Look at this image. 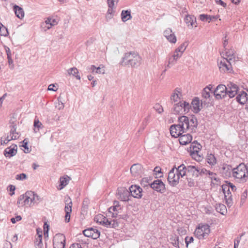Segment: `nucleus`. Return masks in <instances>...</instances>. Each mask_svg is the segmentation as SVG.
<instances>
[{
    "mask_svg": "<svg viewBox=\"0 0 248 248\" xmlns=\"http://www.w3.org/2000/svg\"><path fill=\"white\" fill-rule=\"evenodd\" d=\"M202 145L194 141L190 144V146L188 149V152L191 157L197 161H201L202 158V155L201 153Z\"/></svg>",
    "mask_w": 248,
    "mask_h": 248,
    "instance_id": "423d86ee",
    "label": "nucleus"
},
{
    "mask_svg": "<svg viewBox=\"0 0 248 248\" xmlns=\"http://www.w3.org/2000/svg\"><path fill=\"white\" fill-rule=\"evenodd\" d=\"M247 197V190H245V191L242 193L241 197V203L243 204L246 201V198Z\"/></svg>",
    "mask_w": 248,
    "mask_h": 248,
    "instance_id": "6e6d98bb",
    "label": "nucleus"
},
{
    "mask_svg": "<svg viewBox=\"0 0 248 248\" xmlns=\"http://www.w3.org/2000/svg\"><path fill=\"white\" fill-rule=\"evenodd\" d=\"M53 243L65 244V237L63 233H56L53 237Z\"/></svg>",
    "mask_w": 248,
    "mask_h": 248,
    "instance_id": "c756f323",
    "label": "nucleus"
},
{
    "mask_svg": "<svg viewBox=\"0 0 248 248\" xmlns=\"http://www.w3.org/2000/svg\"><path fill=\"white\" fill-rule=\"evenodd\" d=\"M226 90V86L222 84L219 85L214 91V95L217 99H220L227 94Z\"/></svg>",
    "mask_w": 248,
    "mask_h": 248,
    "instance_id": "4468645a",
    "label": "nucleus"
},
{
    "mask_svg": "<svg viewBox=\"0 0 248 248\" xmlns=\"http://www.w3.org/2000/svg\"><path fill=\"white\" fill-rule=\"evenodd\" d=\"M189 103L185 101H179L174 105L173 110L176 114H185L189 111Z\"/></svg>",
    "mask_w": 248,
    "mask_h": 248,
    "instance_id": "1a4fd4ad",
    "label": "nucleus"
},
{
    "mask_svg": "<svg viewBox=\"0 0 248 248\" xmlns=\"http://www.w3.org/2000/svg\"><path fill=\"white\" fill-rule=\"evenodd\" d=\"M33 131L37 133L39 132L40 129H42L44 126L42 123L38 119L35 118L33 122Z\"/></svg>",
    "mask_w": 248,
    "mask_h": 248,
    "instance_id": "4c0bfd02",
    "label": "nucleus"
},
{
    "mask_svg": "<svg viewBox=\"0 0 248 248\" xmlns=\"http://www.w3.org/2000/svg\"><path fill=\"white\" fill-rule=\"evenodd\" d=\"M121 210V207L119 205L118 202H115L114 205L109 208V212L112 213V217H114L118 216L119 213V210Z\"/></svg>",
    "mask_w": 248,
    "mask_h": 248,
    "instance_id": "cd10ccee",
    "label": "nucleus"
},
{
    "mask_svg": "<svg viewBox=\"0 0 248 248\" xmlns=\"http://www.w3.org/2000/svg\"><path fill=\"white\" fill-rule=\"evenodd\" d=\"M49 225L47 222H45L43 225V232H48Z\"/></svg>",
    "mask_w": 248,
    "mask_h": 248,
    "instance_id": "680f3d73",
    "label": "nucleus"
},
{
    "mask_svg": "<svg viewBox=\"0 0 248 248\" xmlns=\"http://www.w3.org/2000/svg\"><path fill=\"white\" fill-rule=\"evenodd\" d=\"M154 108L158 113H161L163 111L162 107L159 104H155V106H154Z\"/></svg>",
    "mask_w": 248,
    "mask_h": 248,
    "instance_id": "864d4df0",
    "label": "nucleus"
},
{
    "mask_svg": "<svg viewBox=\"0 0 248 248\" xmlns=\"http://www.w3.org/2000/svg\"><path fill=\"white\" fill-rule=\"evenodd\" d=\"M131 174L134 177H140L143 172L142 167L140 164H135L130 168Z\"/></svg>",
    "mask_w": 248,
    "mask_h": 248,
    "instance_id": "aec40b11",
    "label": "nucleus"
},
{
    "mask_svg": "<svg viewBox=\"0 0 248 248\" xmlns=\"http://www.w3.org/2000/svg\"><path fill=\"white\" fill-rule=\"evenodd\" d=\"M132 17L130 11L128 10H123L121 13V19L123 22H126Z\"/></svg>",
    "mask_w": 248,
    "mask_h": 248,
    "instance_id": "58836bf2",
    "label": "nucleus"
},
{
    "mask_svg": "<svg viewBox=\"0 0 248 248\" xmlns=\"http://www.w3.org/2000/svg\"><path fill=\"white\" fill-rule=\"evenodd\" d=\"M183 127H184L182 126V123H180L179 122L177 125H171V137L175 138L179 137L186 131Z\"/></svg>",
    "mask_w": 248,
    "mask_h": 248,
    "instance_id": "ddd939ff",
    "label": "nucleus"
},
{
    "mask_svg": "<svg viewBox=\"0 0 248 248\" xmlns=\"http://www.w3.org/2000/svg\"><path fill=\"white\" fill-rule=\"evenodd\" d=\"M58 24L56 20L52 17H48L46 18L44 23H42L41 27L45 31L50 29L53 26Z\"/></svg>",
    "mask_w": 248,
    "mask_h": 248,
    "instance_id": "f3484780",
    "label": "nucleus"
},
{
    "mask_svg": "<svg viewBox=\"0 0 248 248\" xmlns=\"http://www.w3.org/2000/svg\"><path fill=\"white\" fill-rule=\"evenodd\" d=\"M118 198L122 201H128L130 196L129 191L125 187H121L118 189Z\"/></svg>",
    "mask_w": 248,
    "mask_h": 248,
    "instance_id": "2eb2a0df",
    "label": "nucleus"
},
{
    "mask_svg": "<svg viewBox=\"0 0 248 248\" xmlns=\"http://www.w3.org/2000/svg\"><path fill=\"white\" fill-rule=\"evenodd\" d=\"M209 226L206 223H200L196 228L195 232H206L210 231Z\"/></svg>",
    "mask_w": 248,
    "mask_h": 248,
    "instance_id": "f704fd0d",
    "label": "nucleus"
},
{
    "mask_svg": "<svg viewBox=\"0 0 248 248\" xmlns=\"http://www.w3.org/2000/svg\"><path fill=\"white\" fill-rule=\"evenodd\" d=\"M94 220L107 227L115 228L118 226L117 222L114 220H109L103 215L98 214L94 217Z\"/></svg>",
    "mask_w": 248,
    "mask_h": 248,
    "instance_id": "0eeeda50",
    "label": "nucleus"
},
{
    "mask_svg": "<svg viewBox=\"0 0 248 248\" xmlns=\"http://www.w3.org/2000/svg\"><path fill=\"white\" fill-rule=\"evenodd\" d=\"M216 209L217 212L220 213L222 215H224L227 212L226 206L221 203L217 204L216 205Z\"/></svg>",
    "mask_w": 248,
    "mask_h": 248,
    "instance_id": "79ce46f5",
    "label": "nucleus"
},
{
    "mask_svg": "<svg viewBox=\"0 0 248 248\" xmlns=\"http://www.w3.org/2000/svg\"><path fill=\"white\" fill-rule=\"evenodd\" d=\"M179 122L182 123V126L186 130H189L191 132H195L198 125L197 118L194 116H192L190 119L185 116L179 117Z\"/></svg>",
    "mask_w": 248,
    "mask_h": 248,
    "instance_id": "39448f33",
    "label": "nucleus"
},
{
    "mask_svg": "<svg viewBox=\"0 0 248 248\" xmlns=\"http://www.w3.org/2000/svg\"><path fill=\"white\" fill-rule=\"evenodd\" d=\"M142 59L138 52L131 51L125 53L122 59V64L137 68L142 63Z\"/></svg>",
    "mask_w": 248,
    "mask_h": 248,
    "instance_id": "7ed1b4c3",
    "label": "nucleus"
},
{
    "mask_svg": "<svg viewBox=\"0 0 248 248\" xmlns=\"http://www.w3.org/2000/svg\"><path fill=\"white\" fill-rule=\"evenodd\" d=\"M212 17L211 16H208L204 14H202L200 16V20L203 21H207L208 20H209V22H210V21L212 20Z\"/></svg>",
    "mask_w": 248,
    "mask_h": 248,
    "instance_id": "de8ad7c7",
    "label": "nucleus"
},
{
    "mask_svg": "<svg viewBox=\"0 0 248 248\" xmlns=\"http://www.w3.org/2000/svg\"><path fill=\"white\" fill-rule=\"evenodd\" d=\"M7 238L12 242H16L17 240V236L16 233H8Z\"/></svg>",
    "mask_w": 248,
    "mask_h": 248,
    "instance_id": "49530a36",
    "label": "nucleus"
},
{
    "mask_svg": "<svg viewBox=\"0 0 248 248\" xmlns=\"http://www.w3.org/2000/svg\"><path fill=\"white\" fill-rule=\"evenodd\" d=\"M8 32L7 29L2 25L1 27H0V35L1 36H6L8 35Z\"/></svg>",
    "mask_w": 248,
    "mask_h": 248,
    "instance_id": "8fccbe9b",
    "label": "nucleus"
},
{
    "mask_svg": "<svg viewBox=\"0 0 248 248\" xmlns=\"http://www.w3.org/2000/svg\"><path fill=\"white\" fill-rule=\"evenodd\" d=\"M232 166L223 164L222 165V167L220 168V172L224 175L225 177H230L232 174Z\"/></svg>",
    "mask_w": 248,
    "mask_h": 248,
    "instance_id": "4be33fe9",
    "label": "nucleus"
},
{
    "mask_svg": "<svg viewBox=\"0 0 248 248\" xmlns=\"http://www.w3.org/2000/svg\"><path fill=\"white\" fill-rule=\"evenodd\" d=\"M151 183H152V178L151 177L143 178L140 182L141 186L143 187L147 186H151Z\"/></svg>",
    "mask_w": 248,
    "mask_h": 248,
    "instance_id": "37998d69",
    "label": "nucleus"
},
{
    "mask_svg": "<svg viewBox=\"0 0 248 248\" xmlns=\"http://www.w3.org/2000/svg\"><path fill=\"white\" fill-rule=\"evenodd\" d=\"M213 86L211 85L205 87L202 92V96L205 99H210L211 95L213 94L212 89Z\"/></svg>",
    "mask_w": 248,
    "mask_h": 248,
    "instance_id": "c85d7f7f",
    "label": "nucleus"
},
{
    "mask_svg": "<svg viewBox=\"0 0 248 248\" xmlns=\"http://www.w3.org/2000/svg\"><path fill=\"white\" fill-rule=\"evenodd\" d=\"M232 176L240 182H246L248 179V169L246 165L244 163H241L237 167L233 169Z\"/></svg>",
    "mask_w": 248,
    "mask_h": 248,
    "instance_id": "20e7f679",
    "label": "nucleus"
},
{
    "mask_svg": "<svg viewBox=\"0 0 248 248\" xmlns=\"http://www.w3.org/2000/svg\"><path fill=\"white\" fill-rule=\"evenodd\" d=\"M154 171L156 178L160 177L161 176V169L159 167H156L155 168Z\"/></svg>",
    "mask_w": 248,
    "mask_h": 248,
    "instance_id": "603ef678",
    "label": "nucleus"
},
{
    "mask_svg": "<svg viewBox=\"0 0 248 248\" xmlns=\"http://www.w3.org/2000/svg\"><path fill=\"white\" fill-rule=\"evenodd\" d=\"M71 180V178L68 175H64L59 179L60 184L57 186V189L59 190L62 189L65 187Z\"/></svg>",
    "mask_w": 248,
    "mask_h": 248,
    "instance_id": "5701e85b",
    "label": "nucleus"
},
{
    "mask_svg": "<svg viewBox=\"0 0 248 248\" xmlns=\"http://www.w3.org/2000/svg\"><path fill=\"white\" fill-rule=\"evenodd\" d=\"M108 8L106 16V19L107 21L113 18L115 13L114 6L108 5Z\"/></svg>",
    "mask_w": 248,
    "mask_h": 248,
    "instance_id": "e433bc0d",
    "label": "nucleus"
},
{
    "mask_svg": "<svg viewBox=\"0 0 248 248\" xmlns=\"http://www.w3.org/2000/svg\"><path fill=\"white\" fill-rule=\"evenodd\" d=\"M187 45V43L186 42H185L175 49L172 55L174 61H176L178 59L182 57L183 53L186 50Z\"/></svg>",
    "mask_w": 248,
    "mask_h": 248,
    "instance_id": "f8f14e48",
    "label": "nucleus"
},
{
    "mask_svg": "<svg viewBox=\"0 0 248 248\" xmlns=\"http://www.w3.org/2000/svg\"><path fill=\"white\" fill-rule=\"evenodd\" d=\"M54 248H64L65 244H55L53 243Z\"/></svg>",
    "mask_w": 248,
    "mask_h": 248,
    "instance_id": "0e129e2a",
    "label": "nucleus"
},
{
    "mask_svg": "<svg viewBox=\"0 0 248 248\" xmlns=\"http://www.w3.org/2000/svg\"><path fill=\"white\" fill-rule=\"evenodd\" d=\"M179 141L181 145H186L190 143L192 140V136L189 134L181 135L179 137Z\"/></svg>",
    "mask_w": 248,
    "mask_h": 248,
    "instance_id": "393cba45",
    "label": "nucleus"
},
{
    "mask_svg": "<svg viewBox=\"0 0 248 248\" xmlns=\"http://www.w3.org/2000/svg\"><path fill=\"white\" fill-rule=\"evenodd\" d=\"M222 191L224 194L226 203L229 207H231L233 204L232 195L230 189V186L227 185H223L222 186Z\"/></svg>",
    "mask_w": 248,
    "mask_h": 248,
    "instance_id": "9d476101",
    "label": "nucleus"
},
{
    "mask_svg": "<svg viewBox=\"0 0 248 248\" xmlns=\"http://www.w3.org/2000/svg\"><path fill=\"white\" fill-rule=\"evenodd\" d=\"M108 5L114 6L115 3H117L119 0H107Z\"/></svg>",
    "mask_w": 248,
    "mask_h": 248,
    "instance_id": "338daca9",
    "label": "nucleus"
},
{
    "mask_svg": "<svg viewBox=\"0 0 248 248\" xmlns=\"http://www.w3.org/2000/svg\"><path fill=\"white\" fill-rule=\"evenodd\" d=\"M66 72L67 76H72L73 77H75L78 80L80 79V77L78 75V70L76 67H74L69 68L67 70Z\"/></svg>",
    "mask_w": 248,
    "mask_h": 248,
    "instance_id": "473e14b6",
    "label": "nucleus"
},
{
    "mask_svg": "<svg viewBox=\"0 0 248 248\" xmlns=\"http://www.w3.org/2000/svg\"><path fill=\"white\" fill-rule=\"evenodd\" d=\"M39 200V197L36 193L32 191H28L18 198L17 205L19 208L31 207L37 204Z\"/></svg>",
    "mask_w": 248,
    "mask_h": 248,
    "instance_id": "f03ea898",
    "label": "nucleus"
},
{
    "mask_svg": "<svg viewBox=\"0 0 248 248\" xmlns=\"http://www.w3.org/2000/svg\"><path fill=\"white\" fill-rule=\"evenodd\" d=\"M236 100L241 104H244L248 100V94L245 92H242L236 96Z\"/></svg>",
    "mask_w": 248,
    "mask_h": 248,
    "instance_id": "2f4dec72",
    "label": "nucleus"
},
{
    "mask_svg": "<svg viewBox=\"0 0 248 248\" xmlns=\"http://www.w3.org/2000/svg\"><path fill=\"white\" fill-rule=\"evenodd\" d=\"M12 140L9 139L8 137H2L0 138V145H6L8 143V142Z\"/></svg>",
    "mask_w": 248,
    "mask_h": 248,
    "instance_id": "09e8293b",
    "label": "nucleus"
},
{
    "mask_svg": "<svg viewBox=\"0 0 248 248\" xmlns=\"http://www.w3.org/2000/svg\"><path fill=\"white\" fill-rule=\"evenodd\" d=\"M207 163L211 166H214L217 163V159L214 155L208 154L206 156Z\"/></svg>",
    "mask_w": 248,
    "mask_h": 248,
    "instance_id": "ea45409f",
    "label": "nucleus"
},
{
    "mask_svg": "<svg viewBox=\"0 0 248 248\" xmlns=\"http://www.w3.org/2000/svg\"><path fill=\"white\" fill-rule=\"evenodd\" d=\"M22 219L20 216H17L15 217H13L11 219V221L13 223H15L17 221H20Z\"/></svg>",
    "mask_w": 248,
    "mask_h": 248,
    "instance_id": "052dcab7",
    "label": "nucleus"
},
{
    "mask_svg": "<svg viewBox=\"0 0 248 248\" xmlns=\"http://www.w3.org/2000/svg\"><path fill=\"white\" fill-rule=\"evenodd\" d=\"M69 248H82L81 245L79 243H73L70 246Z\"/></svg>",
    "mask_w": 248,
    "mask_h": 248,
    "instance_id": "69168bd1",
    "label": "nucleus"
},
{
    "mask_svg": "<svg viewBox=\"0 0 248 248\" xmlns=\"http://www.w3.org/2000/svg\"><path fill=\"white\" fill-rule=\"evenodd\" d=\"M17 146L16 144H13L4 150L3 154L6 157L11 158L15 156L17 154Z\"/></svg>",
    "mask_w": 248,
    "mask_h": 248,
    "instance_id": "a211bd4d",
    "label": "nucleus"
},
{
    "mask_svg": "<svg viewBox=\"0 0 248 248\" xmlns=\"http://www.w3.org/2000/svg\"><path fill=\"white\" fill-rule=\"evenodd\" d=\"M199 171L198 172H199V175L200 174H201V175H202V174L207 175V173L208 172V170H207L206 169H205L204 168H199Z\"/></svg>",
    "mask_w": 248,
    "mask_h": 248,
    "instance_id": "e2e57ef3",
    "label": "nucleus"
},
{
    "mask_svg": "<svg viewBox=\"0 0 248 248\" xmlns=\"http://www.w3.org/2000/svg\"><path fill=\"white\" fill-rule=\"evenodd\" d=\"M130 195L135 198H140L142 197V188L137 185H132L129 188Z\"/></svg>",
    "mask_w": 248,
    "mask_h": 248,
    "instance_id": "dca6fc26",
    "label": "nucleus"
},
{
    "mask_svg": "<svg viewBox=\"0 0 248 248\" xmlns=\"http://www.w3.org/2000/svg\"><path fill=\"white\" fill-rule=\"evenodd\" d=\"M234 63V62H231L225 58H221L217 60L219 69L221 72L224 73L231 72L232 71V65Z\"/></svg>",
    "mask_w": 248,
    "mask_h": 248,
    "instance_id": "6e6552de",
    "label": "nucleus"
},
{
    "mask_svg": "<svg viewBox=\"0 0 248 248\" xmlns=\"http://www.w3.org/2000/svg\"><path fill=\"white\" fill-rule=\"evenodd\" d=\"M164 36L170 42V28L167 29L163 32Z\"/></svg>",
    "mask_w": 248,
    "mask_h": 248,
    "instance_id": "3c124183",
    "label": "nucleus"
},
{
    "mask_svg": "<svg viewBox=\"0 0 248 248\" xmlns=\"http://www.w3.org/2000/svg\"><path fill=\"white\" fill-rule=\"evenodd\" d=\"M88 69L92 73H95V71L96 69V67H95L93 65H91L90 67H88Z\"/></svg>",
    "mask_w": 248,
    "mask_h": 248,
    "instance_id": "774afa93",
    "label": "nucleus"
},
{
    "mask_svg": "<svg viewBox=\"0 0 248 248\" xmlns=\"http://www.w3.org/2000/svg\"><path fill=\"white\" fill-rule=\"evenodd\" d=\"M15 189H16L15 186H14V185H9L7 187V190L8 191H9L10 192H11V193H10V195L11 196H13V195L15 194Z\"/></svg>",
    "mask_w": 248,
    "mask_h": 248,
    "instance_id": "5fc2aeb1",
    "label": "nucleus"
},
{
    "mask_svg": "<svg viewBox=\"0 0 248 248\" xmlns=\"http://www.w3.org/2000/svg\"><path fill=\"white\" fill-rule=\"evenodd\" d=\"M226 88L227 94L230 98L233 97L237 93L238 87L233 83H229Z\"/></svg>",
    "mask_w": 248,
    "mask_h": 248,
    "instance_id": "6ab92c4d",
    "label": "nucleus"
},
{
    "mask_svg": "<svg viewBox=\"0 0 248 248\" xmlns=\"http://www.w3.org/2000/svg\"><path fill=\"white\" fill-rule=\"evenodd\" d=\"M208 233H196V236L199 239H204L208 236Z\"/></svg>",
    "mask_w": 248,
    "mask_h": 248,
    "instance_id": "13d9d810",
    "label": "nucleus"
},
{
    "mask_svg": "<svg viewBox=\"0 0 248 248\" xmlns=\"http://www.w3.org/2000/svg\"><path fill=\"white\" fill-rule=\"evenodd\" d=\"M14 10L16 16L18 18L22 19L24 16V11L21 7L17 5H15L14 6Z\"/></svg>",
    "mask_w": 248,
    "mask_h": 248,
    "instance_id": "c9c22d12",
    "label": "nucleus"
},
{
    "mask_svg": "<svg viewBox=\"0 0 248 248\" xmlns=\"http://www.w3.org/2000/svg\"><path fill=\"white\" fill-rule=\"evenodd\" d=\"M186 171L188 173H191L195 177L199 176V167L195 166L189 165L186 167L184 164H182L179 166L178 168L174 166L171 169V173H174L172 177L173 186L176 185L178 183L180 176L182 177L186 175Z\"/></svg>",
    "mask_w": 248,
    "mask_h": 248,
    "instance_id": "f257e3e1",
    "label": "nucleus"
},
{
    "mask_svg": "<svg viewBox=\"0 0 248 248\" xmlns=\"http://www.w3.org/2000/svg\"><path fill=\"white\" fill-rule=\"evenodd\" d=\"M151 187L158 192H162L165 188L163 183L160 180H155L151 183Z\"/></svg>",
    "mask_w": 248,
    "mask_h": 248,
    "instance_id": "b1692460",
    "label": "nucleus"
},
{
    "mask_svg": "<svg viewBox=\"0 0 248 248\" xmlns=\"http://www.w3.org/2000/svg\"><path fill=\"white\" fill-rule=\"evenodd\" d=\"M185 22L188 26L193 27L194 26L197 27L195 25L196 22V18L195 16L189 15L188 14L185 15Z\"/></svg>",
    "mask_w": 248,
    "mask_h": 248,
    "instance_id": "a878e982",
    "label": "nucleus"
},
{
    "mask_svg": "<svg viewBox=\"0 0 248 248\" xmlns=\"http://www.w3.org/2000/svg\"><path fill=\"white\" fill-rule=\"evenodd\" d=\"M27 178V175L25 173L17 174L16 176V179L18 180H23Z\"/></svg>",
    "mask_w": 248,
    "mask_h": 248,
    "instance_id": "4d7b16f0",
    "label": "nucleus"
},
{
    "mask_svg": "<svg viewBox=\"0 0 248 248\" xmlns=\"http://www.w3.org/2000/svg\"><path fill=\"white\" fill-rule=\"evenodd\" d=\"M95 73L104 74L105 73V66L103 64H100L98 67H96Z\"/></svg>",
    "mask_w": 248,
    "mask_h": 248,
    "instance_id": "a18cd8bd",
    "label": "nucleus"
},
{
    "mask_svg": "<svg viewBox=\"0 0 248 248\" xmlns=\"http://www.w3.org/2000/svg\"><path fill=\"white\" fill-rule=\"evenodd\" d=\"M34 245L36 248H43L42 233H37L35 236Z\"/></svg>",
    "mask_w": 248,
    "mask_h": 248,
    "instance_id": "72a5a7b5",
    "label": "nucleus"
},
{
    "mask_svg": "<svg viewBox=\"0 0 248 248\" xmlns=\"http://www.w3.org/2000/svg\"><path fill=\"white\" fill-rule=\"evenodd\" d=\"M235 51L233 49H230L227 50L226 52V59L230 61L231 62H233L235 63V62L236 61V58L235 56Z\"/></svg>",
    "mask_w": 248,
    "mask_h": 248,
    "instance_id": "7c9ffc66",
    "label": "nucleus"
},
{
    "mask_svg": "<svg viewBox=\"0 0 248 248\" xmlns=\"http://www.w3.org/2000/svg\"><path fill=\"white\" fill-rule=\"evenodd\" d=\"M182 90L179 88H176L171 95V100H173L174 102L181 101V99L182 97Z\"/></svg>",
    "mask_w": 248,
    "mask_h": 248,
    "instance_id": "bb28decb",
    "label": "nucleus"
},
{
    "mask_svg": "<svg viewBox=\"0 0 248 248\" xmlns=\"http://www.w3.org/2000/svg\"><path fill=\"white\" fill-rule=\"evenodd\" d=\"M21 146L24 148L25 150L24 152L25 153H29L31 151V148H29L28 146V140L27 139H24L23 140Z\"/></svg>",
    "mask_w": 248,
    "mask_h": 248,
    "instance_id": "c03bdc74",
    "label": "nucleus"
},
{
    "mask_svg": "<svg viewBox=\"0 0 248 248\" xmlns=\"http://www.w3.org/2000/svg\"><path fill=\"white\" fill-rule=\"evenodd\" d=\"M189 109L191 108L193 112L195 113L199 112L202 108V103L196 97L193 99L191 104H189Z\"/></svg>",
    "mask_w": 248,
    "mask_h": 248,
    "instance_id": "412c9836",
    "label": "nucleus"
},
{
    "mask_svg": "<svg viewBox=\"0 0 248 248\" xmlns=\"http://www.w3.org/2000/svg\"><path fill=\"white\" fill-rule=\"evenodd\" d=\"M65 206L64 211L65 212V220L68 222L70 218V213L72 212V202L69 197L65 198Z\"/></svg>",
    "mask_w": 248,
    "mask_h": 248,
    "instance_id": "9b49d317",
    "label": "nucleus"
},
{
    "mask_svg": "<svg viewBox=\"0 0 248 248\" xmlns=\"http://www.w3.org/2000/svg\"><path fill=\"white\" fill-rule=\"evenodd\" d=\"M9 133H10V136L12 135L10 137L11 140H16L19 137V133L16 132V127L15 125H12Z\"/></svg>",
    "mask_w": 248,
    "mask_h": 248,
    "instance_id": "a19ab883",
    "label": "nucleus"
},
{
    "mask_svg": "<svg viewBox=\"0 0 248 248\" xmlns=\"http://www.w3.org/2000/svg\"><path fill=\"white\" fill-rule=\"evenodd\" d=\"M193 241V237H188L187 236L185 238V242L186 245V247L188 246V244L189 243H192Z\"/></svg>",
    "mask_w": 248,
    "mask_h": 248,
    "instance_id": "bf43d9fd",
    "label": "nucleus"
}]
</instances>
